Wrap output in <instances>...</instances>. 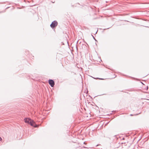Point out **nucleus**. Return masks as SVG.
I'll use <instances>...</instances> for the list:
<instances>
[{
  "label": "nucleus",
  "mask_w": 149,
  "mask_h": 149,
  "mask_svg": "<svg viewBox=\"0 0 149 149\" xmlns=\"http://www.w3.org/2000/svg\"><path fill=\"white\" fill-rule=\"evenodd\" d=\"M48 82L49 84L52 87H53L54 85V81L52 79H49L48 81Z\"/></svg>",
  "instance_id": "nucleus-3"
},
{
  "label": "nucleus",
  "mask_w": 149,
  "mask_h": 149,
  "mask_svg": "<svg viewBox=\"0 0 149 149\" xmlns=\"http://www.w3.org/2000/svg\"><path fill=\"white\" fill-rule=\"evenodd\" d=\"M134 79H136V78H134Z\"/></svg>",
  "instance_id": "nucleus-9"
},
{
  "label": "nucleus",
  "mask_w": 149,
  "mask_h": 149,
  "mask_svg": "<svg viewBox=\"0 0 149 149\" xmlns=\"http://www.w3.org/2000/svg\"><path fill=\"white\" fill-rule=\"evenodd\" d=\"M141 83L142 84H143V83L142 82H141Z\"/></svg>",
  "instance_id": "nucleus-7"
},
{
  "label": "nucleus",
  "mask_w": 149,
  "mask_h": 149,
  "mask_svg": "<svg viewBox=\"0 0 149 149\" xmlns=\"http://www.w3.org/2000/svg\"><path fill=\"white\" fill-rule=\"evenodd\" d=\"M24 120L25 123H29L32 126L35 127H38V126L35 123V122L33 120L30 118H25L24 119Z\"/></svg>",
  "instance_id": "nucleus-1"
},
{
  "label": "nucleus",
  "mask_w": 149,
  "mask_h": 149,
  "mask_svg": "<svg viewBox=\"0 0 149 149\" xmlns=\"http://www.w3.org/2000/svg\"><path fill=\"white\" fill-rule=\"evenodd\" d=\"M96 79H100V80H103L104 79H102V78H96Z\"/></svg>",
  "instance_id": "nucleus-4"
},
{
  "label": "nucleus",
  "mask_w": 149,
  "mask_h": 149,
  "mask_svg": "<svg viewBox=\"0 0 149 149\" xmlns=\"http://www.w3.org/2000/svg\"><path fill=\"white\" fill-rule=\"evenodd\" d=\"M2 140V139L0 137V141H1Z\"/></svg>",
  "instance_id": "nucleus-5"
},
{
  "label": "nucleus",
  "mask_w": 149,
  "mask_h": 149,
  "mask_svg": "<svg viewBox=\"0 0 149 149\" xmlns=\"http://www.w3.org/2000/svg\"><path fill=\"white\" fill-rule=\"evenodd\" d=\"M58 25L57 22L56 21H54L50 24V26L52 28H54L56 26Z\"/></svg>",
  "instance_id": "nucleus-2"
},
{
  "label": "nucleus",
  "mask_w": 149,
  "mask_h": 149,
  "mask_svg": "<svg viewBox=\"0 0 149 149\" xmlns=\"http://www.w3.org/2000/svg\"><path fill=\"white\" fill-rule=\"evenodd\" d=\"M97 31L95 33H97Z\"/></svg>",
  "instance_id": "nucleus-8"
},
{
  "label": "nucleus",
  "mask_w": 149,
  "mask_h": 149,
  "mask_svg": "<svg viewBox=\"0 0 149 149\" xmlns=\"http://www.w3.org/2000/svg\"><path fill=\"white\" fill-rule=\"evenodd\" d=\"M92 36L93 37V38H94V39H95V38H94V37L93 36V35H92Z\"/></svg>",
  "instance_id": "nucleus-6"
}]
</instances>
